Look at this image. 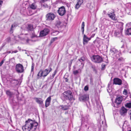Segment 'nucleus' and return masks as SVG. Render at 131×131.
Returning <instances> with one entry per match:
<instances>
[{
  "label": "nucleus",
  "mask_w": 131,
  "mask_h": 131,
  "mask_svg": "<svg viewBox=\"0 0 131 131\" xmlns=\"http://www.w3.org/2000/svg\"><path fill=\"white\" fill-rule=\"evenodd\" d=\"M38 125L36 122L29 119L26 121L25 124L22 127V129L24 131H35Z\"/></svg>",
  "instance_id": "obj_1"
},
{
  "label": "nucleus",
  "mask_w": 131,
  "mask_h": 131,
  "mask_svg": "<svg viewBox=\"0 0 131 131\" xmlns=\"http://www.w3.org/2000/svg\"><path fill=\"white\" fill-rule=\"evenodd\" d=\"M61 98L64 101L66 100L71 101L73 99V96L71 91L69 90L64 92L62 95Z\"/></svg>",
  "instance_id": "obj_2"
},
{
  "label": "nucleus",
  "mask_w": 131,
  "mask_h": 131,
  "mask_svg": "<svg viewBox=\"0 0 131 131\" xmlns=\"http://www.w3.org/2000/svg\"><path fill=\"white\" fill-rule=\"evenodd\" d=\"M92 61L97 63H100L103 61L102 58L99 55H94L91 58Z\"/></svg>",
  "instance_id": "obj_3"
},
{
  "label": "nucleus",
  "mask_w": 131,
  "mask_h": 131,
  "mask_svg": "<svg viewBox=\"0 0 131 131\" xmlns=\"http://www.w3.org/2000/svg\"><path fill=\"white\" fill-rule=\"evenodd\" d=\"M55 17V15L53 13H49L46 15V20L50 21L53 20Z\"/></svg>",
  "instance_id": "obj_4"
},
{
  "label": "nucleus",
  "mask_w": 131,
  "mask_h": 131,
  "mask_svg": "<svg viewBox=\"0 0 131 131\" xmlns=\"http://www.w3.org/2000/svg\"><path fill=\"white\" fill-rule=\"evenodd\" d=\"M15 69L17 72L18 73H21L24 71L23 66L20 64H18L16 65Z\"/></svg>",
  "instance_id": "obj_5"
},
{
  "label": "nucleus",
  "mask_w": 131,
  "mask_h": 131,
  "mask_svg": "<svg viewBox=\"0 0 131 131\" xmlns=\"http://www.w3.org/2000/svg\"><path fill=\"white\" fill-rule=\"evenodd\" d=\"M66 12L65 8L64 6H62L59 8L58 12L59 15L61 16L64 15Z\"/></svg>",
  "instance_id": "obj_6"
},
{
  "label": "nucleus",
  "mask_w": 131,
  "mask_h": 131,
  "mask_svg": "<svg viewBox=\"0 0 131 131\" xmlns=\"http://www.w3.org/2000/svg\"><path fill=\"white\" fill-rule=\"evenodd\" d=\"M114 13V10L112 9L111 11L108 12L107 15L112 19L115 20L116 19L115 17V15Z\"/></svg>",
  "instance_id": "obj_7"
},
{
  "label": "nucleus",
  "mask_w": 131,
  "mask_h": 131,
  "mask_svg": "<svg viewBox=\"0 0 131 131\" xmlns=\"http://www.w3.org/2000/svg\"><path fill=\"white\" fill-rule=\"evenodd\" d=\"M124 24L122 22H121L120 23L119 25L120 26V28L119 29V30H120V31L118 32V31L115 30V31L114 34L115 36H117L119 34H121L122 31L123 29V25Z\"/></svg>",
  "instance_id": "obj_8"
},
{
  "label": "nucleus",
  "mask_w": 131,
  "mask_h": 131,
  "mask_svg": "<svg viewBox=\"0 0 131 131\" xmlns=\"http://www.w3.org/2000/svg\"><path fill=\"white\" fill-rule=\"evenodd\" d=\"M49 30L47 28L41 31L40 33V36L41 37H43L46 35L49 32Z\"/></svg>",
  "instance_id": "obj_9"
},
{
  "label": "nucleus",
  "mask_w": 131,
  "mask_h": 131,
  "mask_svg": "<svg viewBox=\"0 0 131 131\" xmlns=\"http://www.w3.org/2000/svg\"><path fill=\"white\" fill-rule=\"evenodd\" d=\"M51 70L52 69L51 67L49 68V69H47L44 71L42 70L43 77H45L46 76Z\"/></svg>",
  "instance_id": "obj_10"
},
{
  "label": "nucleus",
  "mask_w": 131,
  "mask_h": 131,
  "mask_svg": "<svg viewBox=\"0 0 131 131\" xmlns=\"http://www.w3.org/2000/svg\"><path fill=\"white\" fill-rule=\"evenodd\" d=\"M114 84H115L121 85L122 84V81L121 80L118 78H116L113 80Z\"/></svg>",
  "instance_id": "obj_11"
},
{
  "label": "nucleus",
  "mask_w": 131,
  "mask_h": 131,
  "mask_svg": "<svg viewBox=\"0 0 131 131\" xmlns=\"http://www.w3.org/2000/svg\"><path fill=\"white\" fill-rule=\"evenodd\" d=\"M84 0H77V3L75 6V9H78L83 4Z\"/></svg>",
  "instance_id": "obj_12"
},
{
  "label": "nucleus",
  "mask_w": 131,
  "mask_h": 131,
  "mask_svg": "<svg viewBox=\"0 0 131 131\" xmlns=\"http://www.w3.org/2000/svg\"><path fill=\"white\" fill-rule=\"evenodd\" d=\"M89 99L88 95L87 94H84L81 96L79 98L81 101H84L88 100Z\"/></svg>",
  "instance_id": "obj_13"
},
{
  "label": "nucleus",
  "mask_w": 131,
  "mask_h": 131,
  "mask_svg": "<svg viewBox=\"0 0 131 131\" xmlns=\"http://www.w3.org/2000/svg\"><path fill=\"white\" fill-rule=\"evenodd\" d=\"M123 100L122 97L121 96H119L116 98L115 101V103L116 104H120L121 103Z\"/></svg>",
  "instance_id": "obj_14"
},
{
  "label": "nucleus",
  "mask_w": 131,
  "mask_h": 131,
  "mask_svg": "<svg viewBox=\"0 0 131 131\" xmlns=\"http://www.w3.org/2000/svg\"><path fill=\"white\" fill-rule=\"evenodd\" d=\"M127 110L124 107H122L120 110V114L122 115H125L127 112Z\"/></svg>",
  "instance_id": "obj_15"
},
{
  "label": "nucleus",
  "mask_w": 131,
  "mask_h": 131,
  "mask_svg": "<svg viewBox=\"0 0 131 131\" xmlns=\"http://www.w3.org/2000/svg\"><path fill=\"white\" fill-rule=\"evenodd\" d=\"M34 99L36 102L39 104H42L43 103V100L41 98L36 97Z\"/></svg>",
  "instance_id": "obj_16"
},
{
  "label": "nucleus",
  "mask_w": 131,
  "mask_h": 131,
  "mask_svg": "<svg viewBox=\"0 0 131 131\" xmlns=\"http://www.w3.org/2000/svg\"><path fill=\"white\" fill-rule=\"evenodd\" d=\"M91 39V38H89L86 35H84L83 37V44H85V43H87L88 41L90 40Z\"/></svg>",
  "instance_id": "obj_17"
},
{
  "label": "nucleus",
  "mask_w": 131,
  "mask_h": 131,
  "mask_svg": "<svg viewBox=\"0 0 131 131\" xmlns=\"http://www.w3.org/2000/svg\"><path fill=\"white\" fill-rule=\"evenodd\" d=\"M121 55V53H119L118 54H117L115 56L117 59L118 61H123L124 60L123 58L122 57H120V56Z\"/></svg>",
  "instance_id": "obj_18"
},
{
  "label": "nucleus",
  "mask_w": 131,
  "mask_h": 131,
  "mask_svg": "<svg viewBox=\"0 0 131 131\" xmlns=\"http://www.w3.org/2000/svg\"><path fill=\"white\" fill-rule=\"evenodd\" d=\"M125 34L128 35H131V28H129L125 30Z\"/></svg>",
  "instance_id": "obj_19"
},
{
  "label": "nucleus",
  "mask_w": 131,
  "mask_h": 131,
  "mask_svg": "<svg viewBox=\"0 0 131 131\" xmlns=\"http://www.w3.org/2000/svg\"><path fill=\"white\" fill-rule=\"evenodd\" d=\"M30 7L31 9L34 10L37 8V6L35 3H34L30 5Z\"/></svg>",
  "instance_id": "obj_20"
},
{
  "label": "nucleus",
  "mask_w": 131,
  "mask_h": 131,
  "mask_svg": "<svg viewBox=\"0 0 131 131\" xmlns=\"http://www.w3.org/2000/svg\"><path fill=\"white\" fill-rule=\"evenodd\" d=\"M37 76L38 77L37 78L39 79V78L41 77L42 76H43V72H42V70H41L38 74L37 75Z\"/></svg>",
  "instance_id": "obj_21"
},
{
  "label": "nucleus",
  "mask_w": 131,
  "mask_h": 131,
  "mask_svg": "<svg viewBox=\"0 0 131 131\" xmlns=\"http://www.w3.org/2000/svg\"><path fill=\"white\" fill-rule=\"evenodd\" d=\"M60 107H61V109L63 110H66L68 108V107L67 105H60Z\"/></svg>",
  "instance_id": "obj_22"
},
{
  "label": "nucleus",
  "mask_w": 131,
  "mask_h": 131,
  "mask_svg": "<svg viewBox=\"0 0 131 131\" xmlns=\"http://www.w3.org/2000/svg\"><path fill=\"white\" fill-rule=\"evenodd\" d=\"M59 33V32L57 31L54 30L52 31L51 35L53 36H56L58 35Z\"/></svg>",
  "instance_id": "obj_23"
},
{
  "label": "nucleus",
  "mask_w": 131,
  "mask_h": 131,
  "mask_svg": "<svg viewBox=\"0 0 131 131\" xmlns=\"http://www.w3.org/2000/svg\"><path fill=\"white\" fill-rule=\"evenodd\" d=\"M17 25L16 23H14L13 24H12V25L11 27L10 28V31L11 32L13 30V28H14V27H17Z\"/></svg>",
  "instance_id": "obj_24"
},
{
  "label": "nucleus",
  "mask_w": 131,
  "mask_h": 131,
  "mask_svg": "<svg viewBox=\"0 0 131 131\" xmlns=\"http://www.w3.org/2000/svg\"><path fill=\"white\" fill-rule=\"evenodd\" d=\"M33 28V26L32 25L29 24L28 25L27 27V29L30 30H31Z\"/></svg>",
  "instance_id": "obj_25"
},
{
  "label": "nucleus",
  "mask_w": 131,
  "mask_h": 131,
  "mask_svg": "<svg viewBox=\"0 0 131 131\" xmlns=\"http://www.w3.org/2000/svg\"><path fill=\"white\" fill-rule=\"evenodd\" d=\"M84 22H83L82 23V26H81V30L82 31V33L83 34H84Z\"/></svg>",
  "instance_id": "obj_26"
},
{
  "label": "nucleus",
  "mask_w": 131,
  "mask_h": 131,
  "mask_svg": "<svg viewBox=\"0 0 131 131\" xmlns=\"http://www.w3.org/2000/svg\"><path fill=\"white\" fill-rule=\"evenodd\" d=\"M6 94L10 96H11L13 94V93L9 91H6Z\"/></svg>",
  "instance_id": "obj_27"
},
{
  "label": "nucleus",
  "mask_w": 131,
  "mask_h": 131,
  "mask_svg": "<svg viewBox=\"0 0 131 131\" xmlns=\"http://www.w3.org/2000/svg\"><path fill=\"white\" fill-rule=\"evenodd\" d=\"M100 123L101 125V126H102V125H103V126H104V125H106L105 121L103 122V121L102 120H100Z\"/></svg>",
  "instance_id": "obj_28"
},
{
  "label": "nucleus",
  "mask_w": 131,
  "mask_h": 131,
  "mask_svg": "<svg viewBox=\"0 0 131 131\" xmlns=\"http://www.w3.org/2000/svg\"><path fill=\"white\" fill-rule=\"evenodd\" d=\"M61 22L60 21H57V22L56 25L58 28L60 26L61 24Z\"/></svg>",
  "instance_id": "obj_29"
},
{
  "label": "nucleus",
  "mask_w": 131,
  "mask_h": 131,
  "mask_svg": "<svg viewBox=\"0 0 131 131\" xmlns=\"http://www.w3.org/2000/svg\"><path fill=\"white\" fill-rule=\"evenodd\" d=\"M85 59L84 57H82L80 59H79L78 60L81 62H83L85 61Z\"/></svg>",
  "instance_id": "obj_30"
},
{
  "label": "nucleus",
  "mask_w": 131,
  "mask_h": 131,
  "mask_svg": "<svg viewBox=\"0 0 131 131\" xmlns=\"http://www.w3.org/2000/svg\"><path fill=\"white\" fill-rule=\"evenodd\" d=\"M126 107H127L129 108H130L131 107V103H127L126 104Z\"/></svg>",
  "instance_id": "obj_31"
},
{
  "label": "nucleus",
  "mask_w": 131,
  "mask_h": 131,
  "mask_svg": "<svg viewBox=\"0 0 131 131\" xmlns=\"http://www.w3.org/2000/svg\"><path fill=\"white\" fill-rule=\"evenodd\" d=\"M41 7H43V8H47L48 7V5L46 4H44L43 5H41Z\"/></svg>",
  "instance_id": "obj_32"
},
{
  "label": "nucleus",
  "mask_w": 131,
  "mask_h": 131,
  "mask_svg": "<svg viewBox=\"0 0 131 131\" xmlns=\"http://www.w3.org/2000/svg\"><path fill=\"white\" fill-rule=\"evenodd\" d=\"M51 100V96H50L47 99L46 101L50 103Z\"/></svg>",
  "instance_id": "obj_33"
},
{
  "label": "nucleus",
  "mask_w": 131,
  "mask_h": 131,
  "mask_svg": "<svg viewBox=\"0 0 131 131\" xmlns=\"http://www.w3.org/2000/svg\"><path fill=\"white\" fill-rule=\"evenodd\" d=\"M57 72V71L56 70H55L53 74H52L51 78L52 79H53L55 75Z\"/></svg>",
  "instance_id": "obj_34"
},
{
  "label": "nucleus",
  "mask_w": 131,
  "mask_h": 131,
  "mask_svg": "<svg viewBox=\"0 0 131 131\" xmlns=\"http://www.w3.org/2000/svg\"><path fill=\"white\" fill-rule=\"evenodd\" d=\"M50 102L46 101L45 105V107H48V106H49L50 104Z\"/></svg>",
  "instance_id": "obj_35"
},
{
  "label": "nucleus",
  "mask_w": 131,
  "mask_h": 131,
  "mask_svg": "<svg viewBox=\"0 0 131 131\" xmlns=\"http://www.w3.org/2000/svg\"><path fill=\"white\" fill-rule=\"evenodd\" d=\"M79 72V71L77 70H75L73 71V74L74 75H76L78 74Z\"/></svg>",
  "instance_id": "obj_36"
},
{
  "label": "nucleus",
  "mask_w": 131,
  "mask_h": 131,
  "mask_svg": "<svg viewBox=\"0 0 131 131\" xmlns=\"http://www.w3.org/2000/svg\"><path fill=\"white\" fill-rule=\"evenodd\" d=\"M31 33L32 34V35L31 36V37L32 38H34L35 37V35L34 34V32L33 31H31Z\"/></svg>",
  "instance_id": "obj_37"
},
{
  "label": "nucleus",
  "mask_w": 131,
  "mask_h": 131,
  "mask_svg": "<svg viewBox=\"0 0 131 131\" xmlns=\"http://www.w3.org/2000/svg\"><path fill=\"white\" fill-rule=\"evenodd\" d=\"M123 94L125 95H126L127 94V92L126 90L125 89H124V91L123 92Z\"/></svg>",
  "instance_id": "obj_38"
},
{
  "label": "nucleus",
  "mask_w": 131,
  "mask_h": 131,
  "mask_svg": "<svg viewBox=\"0 0 131 131\" xmlns=\"http://www.w3.org/2000/svg\"><path fill=\"white\" fill-rule=\"evenodd\" d=\"M34 63H32L31 66V71H33L34 70Z\"/></svg>",
  "instance_id": "obj_39"
},
{
  "label": "nucleus",
  "mask_w": 131,
  "mask_h": 131,
  "mask_svg": "<svg viewBox=\"0 0 131 131\" xmlns=\"http://www.w3.org/2000/svg\"><path fill=\"white\" fill-rule=\"evenodd\" d=\"M84 119L85 120V121L86 122H87L89 120L88 118H87L86 117H85L84 118Z\"/></svg>",
  "instance_id": "obj_40"
},
{
  "label": "nucleus",
  "mask_w": 131,
  "mask_h": 131,
  "mask_svg": "<svg viewBox=\"0 0 131 131\" xmlns=\"http://www.w3.org/2000/svg\"><path fill=\"white\" fill-rule=\"evenodd\" d=\"M88 87L87 86H85L84 88V90L85 91H87L88 90Z\"/></svg>",
  "instance_id": "obj_41"
},
{
  "label": "nucleus",
  "mask_w": 131,
  "mask_h": 131,
  "mask_svg": "<svg viewBox=\"0 0 131 131\" xmlns=\"http://www.w3.org/2000/svg\"><path fill=\"white\" fill-rule=\"evenodd\" d=\"M12 83H14L15 82H16V83L17 84V81L16 80H12Z\"/></svg>",
  "instance_id": "obj_42"
},
{
  "label": "nucleus",
  "mask_w": 131,
  "mask_h": 131,
  "mask_svg": "<svg viewBox=\"0 0 131 131\" xmlns=\"http://www.w3.org/2000/svg\"><path fill=\"white\" fill-rule=\"evenodd\" d=\"M56 38H53L52 39H51V42H53V41H54L55 40V39H56Z\"/></svg>",
  "instance_id": "obj_43"
},
{
  "label": "nucleus",
  "mask_w": 131,
  "mask_h": 131,
  "mask_svg": "<svg viewBox=\"0 0 131 131\" xmlns=\"http://www.w3.org/2000/svg\"><path fill=\"white\" fill-rule=\"evenodd\" d=\"M18 38H19V39L20 40H23L24 39V38H21V37L19 36H18Z\"/></svg>",
  "instance_id": "obj_44"
},
{
  "label": "nucleus",
  "mask_w": 131,
  "mask_h": 131,
  "mask_svg": "<svg viewBox=\"0 0 131 131\" xmlns=\"http://www.w3.org/2000/svg\"><path fill=\"white\" fill-rule=\"evenodd\" d=\"M4 62L3 60H2L0 63V66H1Z\"/></svg>",
  "instance_id": "obj_45"
},
{
  "label": "nucleus",
  "mask_w": 131,
  "mask_h": 131,
  "mask_svg": "<svg viewBox=\"0 0 131 131\" xmlns=\"http://www.w3.org/2000/svg\"><path fill=\"white\" fill-rule=\"evenodd\" d=\"M18 52V51L17 50H16L15 51H13L12 52V54L13 53H16L17 52Z\"/></svg>",
  "instance_id": "obj_46"
},
{
  "label": "nucleus",
  "mask_w": 131,
  "mask_h": 131,
  "mask_svg": "<svg viewBox=\"0 0 131 131\" xmlns=\"http://www.w3.org/2000/svg\"><path fill=\"white\" fill-rule=\"evenodd\" d=\"M3 3V2L2 1H0V6H2V4Z\"/></svg>",
  "instance_id": "obj_47"
},
{
  "label": "nucleus",
  "mask_w": 131,
  "mask_h": 131,
  "mask_svg": "<svg viewBox=\"0 0 131 131\" xmlns=\"http://www.w3.org/2000/svg\"><path fill=\"white\" fill-rule=\"evenodd\" d=\"M48 0H41V1L43 2H44L46 1H48Z\"/></svg>",
  "instance_id": "obj_48"
},
{
  "label": "nucleus",
  "mask_w": 131,
  "mask_h": 131,
  "mask_svg": "<svg viewBox=\"0 0 131 131\" xmlns=\"http://www.w3.org/2000/svg\"><path fill=\"white\" fill-rule=\"evenodd\" d=\"M72 62L71 61V62L70 63H69V66H71V64H72Z\"/></svg>",
  "instance_id": "obj_49"
},
{
  "label": "nucleus",
  "mask_w": 131,
  "mask_h": 131,
  "mask_svg": "<svg viewBox=\"0 0 131 131\" xmlns=\"http://www.w3.org/2000/svg\"><path fill=\"white\" fill-rule=\"evenodd\" d=\"M65 81L66 82H68V79H67V78H65Z\"/></svg>",
  "instance_id": "obj_50"
},
{
  "label": "nucleus",
  "mask_w": 131,
  "mask_h": 131,
  "mask_svg": "<svg viewBox=\"0 0 131 131\" xmlns=\"http://www.w3.org/2000/svg\"><path fill=\"white\" fill-rule=\"evenodd\" d=\"M17 93H18V95H17V97L18 96V95H19V92H18V91H17Z\"/></svg>",
  "instance_id": "obj_51"
},
{
  "label": "nucleus",
  "mask_w": 131,
  "mask_h": 131,
  "mask_svg": "<svg viewBox=\"0 0 131 131\" xmlns=\"http://www.w3.org/2000/svg\"><path fill=\"white\" fill-rule=\"evenodd\" d=\"M7 39L8 40V41H10V38L9 37Z\"/></svg>",
  "instance_id": "obj_52"
},
{
  "label": "nucleus",
  "mask_w": 131,
  "mask_h": 131,
  "mask_svg": "<svg viewBox=\"0 0 131 131\" xmlns=\"http://www.w3.org/2000/svg\"><path fill=\"white\" fill-rule=\"evenodd\" d=\"M90 82L91 83H92L93 82L92 80L91 79H90Z\"/></svg>",
  "instance_id": "obj_53"
},
{
  "label": "nucleus",
  "mask_w": 131,
  "mask_h": 131,
  "mask_svg": "<svg viewBox=\"0 0 131 131\" xmlns=\"http://www.w3.org/2000/svg\"><path fill=\"white\" fill-rule=\"evenodd\" d=\"M11 52L10 51H9L7 52V53H10Z\"/></svg>",
  "instance_id": "obj_54"
},
{
  "label": "nucleus",
  "mask_w": 131,
  "mask_h": 131,
  "mask_svg": "<svg viewBox=\"0 0 131 131\" xmlns=\"http://www.w3.org/2000/svg\"><path fill=\"white\" fill-rule=\"evenodd\" d=\"M29 41V40L28 39H27L26 40V42H28V41Z\"/></svg>",
  "instance_id": "obj_55"
},
{
  "label": "nucleus",
  "mask_w": 131,
  "mask_h": 131,
  "mask_svg": "<svg viewBox=\"0 0 131 131\" xmlns=\"http://www.w3.org/2000/svg\"><path fill=\"white\" fill-rule=\"evenodd\" d=\"M107 91L108 92H109L110 90H108V89H107Z\"/></svg>",
  "instance_id": "obj_56"
},
{
  "label": "nucleus",
  "mask_w": 131,
  "mask_h": 131,
  "mask_svg": "<svg viewBox=\"0 0 131 131\" xmlns=\"http://www.w3.org/2000/svg\"><path fill=\"white\" fill-rule=\"evenodd\" d=\"M94 35H95L94 34H93L92 35V36L93 37V36H94Z\"/></svg>",
  "instance_id": "obj_57"
},
{
  "label": "nucleus",
  "mask_w": 131,
  "mask_h": 131,
  "mask_svg": "<svg viewBox=\"0 0 131 131\" xmlns=\"http://www.w3.org/2000/svg\"><path fill=\"white\" fill-rule=\"evenodd\" d=\"M124 45H123V46H122V47H121V48H123L124 47Z\"/></svg>",
  "instance_id": "obj_58"
},
{
  "label": "nucleus",
  "mask_w": 131,
  "mask_h": 131,
  "mask_svg": "<svg viewBox=\"0 0 131 131\" xmlns=\"http://www.w3.org/2000/svg\"><path fill=\"white\" fill-rule=\"evenodd\" d=\"M105 11H103V12L104 13H105Z\"/></svg>",
  "instance_id": "obj_59"
},
{
  "label": "nucleus",
  "mask_w": 131,
  "mask_h": 131,
  "mask_svg": "<svg viewBox=\"0 0 131 131\" xmlns=\"http://www.w3.org/2000/svg\"><path fill=\"white\" fill-rule=\"evenodd\" d=\"M109 84H108V88L109 87Z\"/></svg>",
  "instance_id": "obj_60"
},
{
  "label": "nucleus",
  "mask_w": 131,
  "mask_h": 131,
  "mask_svg": "<svg viewBox=\"0 0 131 131\" xmlns=\"http://www.w3.org/2000/svg\"><path fill=\"white\" fill-rule=\"evenodd\" d=\"M5 45V44H4V45H3V47H4V46Z\"/></svg>",
  "instance_id": "obj_61"
},
{
  "label": "nucleus",
  "mask_w": 131,
  "mask_h": 131,
  "mask_svg": "<svg viewBox=\"0 0 131 131\" xmlns=\"http://www.w3.org/2000/svg\"><path fill=\"white\" fill-rule=\"evenodd\" d=\"M130 53H131V52H129Z\"/></svg>",
  "instance_id": "obj_62"
},
{
  "label": "nucleus",
  "mask_w": 131,
  "mask_h": 131,
  "mask_svg": "<svg viewBox=\"0 0 131 131\" xmlns=\"http://www.w3.org/2000/svg\"><path fill=\"white\" fill-rule=\"evenodd\" d=\"M122 130H123V131H124V130H123V129Z\"/></svg>",
  "instance_id": "obj_63"
},
{
  "label": "nucleus",
  "mask_w": 131,
  "mask_h": 131,
  "mask_svg": "<svg viewBox=\"0 0 131 131\" xmlns=\"http://www.w3.org/2000/svg\"><path fill=\"white\" fill-rule=\"evenodd\" d=\"M112 52H113V50H112Z\"/></svg>",
  "instance_id": "obj_64"
}]
</instances>
